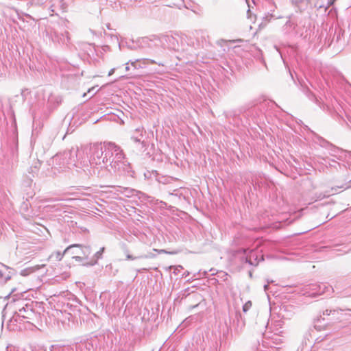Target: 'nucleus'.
<instances>
[{
  "label": "nucleus",
  "instance_id": "20e7f679",
  "mask_svg": "<svg viewBox=\"0 0 351 351\" xmlns=\"http://www.w3.org/2000/svg\"><path fill=\"white\" fill-rule=\"evenodd\" d=\"M252 306V302H251V301H248V302H247L243 305V311L244 312H247V311H249V310L251 308Z\"/></svg>",
  "mask_w": 351,
  "mask_h": 351
},
{
  "label": "nucleus",
  "instance_id": "423d86ee",
  "mask_svg": "<svg viewBox=\"0 0 351 351\" xmlns=\"http://www.w3.org/2000/svg\"><path fill=\"white\" fill-rule=\"evenodd\" d=\"M114 69H111V70L109 71V73H108V75H112V74L114 73Z\"/></svg>",
  "mask_w": 351,
  "mask_h": 351
},
{
  "label": "nucleus",
  "instance_id": "7ed1b4c3",
  "mask_svg": "<svg viewBox=\"0 0 351 351\" xmlns=\"http://www.w3.org/2000/svg\"><path fill=\"white\" fill-rule=\"evenodd\" d=\"M45 266H46L45 264H42V265H36L33 267L25 268L21 271V274L23 276H28V275L40 269L41 268L45 267Z\"/></svg>",
  "mask_w": 351,
  "mask_h": 351
},
{
  "label": "nucleus",
  "instance_id": "0eeeda50",
  "mask_svg": "<svg viewBox=\"0 0 351 351\" xmlns=\"http://www.w3.org/2000/svg\"><path fill=\"white\" fill-rule=\"evenodd\" d=\"M336 0H330V5H332L334 3V2Z\"/></svg>",
  "mask_w": 351,
  "mask_h": 351
},
{
  "label": "nucleus",
  "instance_id": "6e6552de",
  "mask_svg": "<svg viewBox=\"0 0 351 351\" xmlns=\"http://www.w3.org/2000/svg\"><path fill=\"white\" fill-rule=\"evenodd\" d=\"M94 90V88L93 87V88H90V89L88 90V93H90V92H91V91H92V90Z\"/></svg>",
  "mask_w": 351,
  "mask_h": 351
},
{
  "label": "nucleus",
  "instance_id": "f257e3e1",
  "mask_svg": "<svg viewBox=\"0 0 351 351\" xmlns=\"http://www.w3.org/2000/svg\"><path fill=\"white\" fill-rule=\"evenodd\" d=\"M64 253H71L72 259L77 263H82L85 266H93L97 263L99 257L88 260L91 249L88 246L80 244H72L64 250Z\"/></svg>",
  "mask_w": 351,
  "mask_h": 351
},
{
  "label": "nucleus",
  "instance_id": "39448f33",
  "mask_svg": "<svg viewBox=\"0 0 351 351\" xmlns=\"http://www.w3.org/2000/svg\"><path fill=\"white\" fill-rule=\"evenodd\" d=\"M154 251L159 253V254H167V252L165 251V250H157V249H154Z\"/></svg>",
  "mask_w": 351,
  "mask_h": 351
},
{
  "label": "nucleus",
  "instance_id": "f03ea898",
  "mask_svg": "<svg viewBox=\"0 0 351 351\" xmlns=\"http://www.w3.org/2000/svg\"><path fill=\"white\" fill-rule=\"evenodd\" d=\"M66 253L61 252L60 251H53L47 257V260L49 262L56 263L61 261Z\"/></svg>",
  "mask_w": 351,
  "mask_h": 351
}]
</instances>
